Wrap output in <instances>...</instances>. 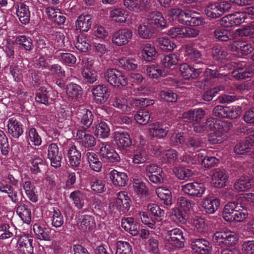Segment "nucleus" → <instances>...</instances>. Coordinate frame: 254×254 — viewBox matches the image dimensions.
Returning a JSON list of instances; mask_svg holds the SVG:
<instances>
[{
    "instance_id": "nucleus-57",
    "label": "nucleus",
    "mask_w": 254,
    "mask_h": 254,
    "mask_svg": "<svg viewBox=\"0 0 254 254\" xmlns=\"http://www.w3.org/2000/svg\"><path fill=\"white\" fill-rule=\"evenodd\" d=\"M116 254H132L131 246L128 242L119 241L116 245Z\"/></svg>"
},
{
    "instance_id": "nucleus-17",
    "label": "nucleus",
    "mask_w": 254,
    "mask_h": 254,
    "mask_svg": "<svg viewBox=\"0 0 254 254\" xmlns=\"http://www.w3.org/2000/svg\"><path fill=\"white\" fill-rule=\"evenodd\" d=\"M228 179V174L224 169L217 168L214 170L211 175L212 183L216 188H222Z\"/></svg>"
},
{
    "instance_id": "nucleus-49",
    "label": "nucleus",
    "mask_w": 254,
    "mask_h": 254,
    "mask_svg": "<svg viewBox=\"0 0 254 254\" xmlns=\"http://www.w3.org/2000/svg\"><path fill=\"white\" fill-rule=\"evenodd\" d=\"M156 42L162 50L172 51L176 47L175 44L172 42L168 37L158 38Z\"/></svg>"
},
{
    "instance_id": "nucleus-64",
    "label": "nucleus",
    "mask_w": 254,
    "mask_h": 254,
    "mask_svg": "<svg viewBox=\"0 0 254 254\" xmlns=\"http://www.w3.org/2000/svg\"><path fill=\"white\" fill-rule=\"evenodd\" d=\"M215 130V129L209 134L208 141L213 144L221 143L224 140L222 133L220 130Z\"/></svg>"
},
{
    "instance_id": "nucleus-24",
    "label": "nucleus",
    "mask_w": 254,
    "mask_h": 254,
    "mask_svg": "<svg viewBox=\"0 0 254 254\" xmlns=\"http://www.w3.org/2000/svg\"><path fill=\"white\" fill-rule=\"evenodd\" d=\"M20 185L28 199L33 202H36L38 201V196L34 184L29 180L22 179Z\"/></svg>"
},
{
    "instance_id": "nucleus-42",
    "label": "nucleus",
    "mask_w": 254,
    "mask_h": 254,
    "mask_svg": "<svg viewBox=\"0 0 254 254\" xmlns=\"http://www.w3.org/2000/svg\"><path fill=\"white\" fill-rule=\"evenodd\" d=\"M252 182L245 177L237 180L234 184V189L238 191H244L251 188Z\"/></svg>"
},
{
    "instance_id": "nucleus-2",
    "label": "nucleus",
    "mask_w": 254,
    "mask_h": 254,
    "mask_svg": "<svg viewBox=\"0 0 254 254\" xmlns=\"http://www.w3.org/2000/svg\"><path fill=\"white\" fill-rule=\"evenodd\" d=\"M238 236L230 231L216 232L212 237V241L215 245L221 248L233 247L238 242Z\"/></svg>"
},
{
    "instance_id": "nucleus-19",
    "label": "nucleus",
    "mask_w": 254,
    "mask_h": 254,
    "mask_svg": "<svg viewBox=\"0 0 254 254\" xmlns=\"http://www.w3.org/2000/svg\"><path fill=\"white\" fill-rule=\"evenodd\" d=\"M205 115V112L201 108L190 110L183 114V119L185 122H199Z\"/></svg>"
},
{
    "instance_id": "nucleus-18",
    "label": "nucleus",
    "mask_w": 254,
    "mask_h": 254,
    "mask_svg": "<svg viewBox=\"0 0 254 254\" xmlns=\"http://www.w3.org/2000/svg\"><path fill=\"white\" fill-rule=\"evenodd\" d=\"M180 71L182 76L185 79H196L202 72L201 68H195L187 64L180 65Z\"/></svg>"
},
{
    "instance_id": "nucleus-63",
    "label": "nucleus",
    "mask_w": 254,
    "mask_h": 254,
    "mask_svg": "<svg viewBox=\"0 0 254 254\" xmlns=\"http://www.w3.org/2000/svg\"><path fill=\"white\" fill-rule=\"evenodd\" d=\"M148 159L146 151L144 149L136 150L132 158V161L134 164H138L145 162Z\"/></svg>"
},
{
    "instance_id": "nucleus-38",
    "label": "nucleus",
    "mask_w": 254,
    "mask_h": 254,
    "mask_svg": "<svg viewBox=\"0 0 254 254\" xmlns=\"http://www.w3.org/2000/svg\"><path fill=\"white\" fill-rule=\"evenodd\" d=\"M66 94L72 99H77L82 96V89L78 84L69 83L66 87Z\"/></svg>"
},
{
    "instance_id": "nucleus-54",
    "label": "nucleus",
    "mask_w": 254,
    "mask_h": 254,
    "mask_svg": "<svg viewBox=\"0 0 254 254\" xmlns=\"http://www.w3.org/2000/svg\"><path fill=\"white\" fill-rule=\"evenodd\" d=\"M82 75L84 81L89 84H92L97 80V72L88 68H82Z\"/></svg>"
},
{
    "instance_id": "nucleus-60",
    "label": "nucleus",
    "mask_w": 254,
    "mask_h": 254,
    "mask_svg": "<svg viewBox=\"0 0 254 254\" xmlns=\"http://www.w3.org/2000/svg\"><path fill=\"white\" fill-rule=\"evenodd\" d=\"M150 115L149 112L145 110H142L137 112L134 115V119L136 122L140 125H146L150 121Z\"/></svg>"
},
{
    "instance_id": "nucleus-52",
    "label": "nucleus",
    "mask_w": 254,
    "mask_h": 254,
    "mask_svg": "<svg viewBox=\"0 0 254 254\" xmlns=\"http://www.w3.org/2000/svg\"><path fill=\"white\" fill-rule=\"evenodd\" d=\"M91 190L97 193H102L106 190L105 182L96 178H91L90 180Z\"/></svg>"
},
{
    "instance_id": "nucleus-45",
    "label": "nucleus",
    "mask_w": 254,
    "mask_h": 254,
    "mask_svg": "<svg viewBox=\"0 0 254 254\" xmlns=\"http://www.w3.org/2000/svg\"><path fill=\"white\" fill-rule=\"evenodd\" d=\"M69 197L77 208L81 209L83 207L85 198L83 192L79 190L74 191L70 193Z\"/></svg>"
},
{
    "instance_id": "nucleus-39",
    "label": "nucleus",
    "mask_w": 254,
    "mask_h": 254,
    "mask_svg": "<svg viewBox=\"0 0 254 254\" xmlns=\"http://www.w3.org/2000/svg\"><path fill=\"white\" fill-rule=\"evenodd\" d=\"M142 58L146 61H151L154 59L157 54V52L151 44L143 43L140 47Z\"/></svg>"
},
{
    "instance_id": "nucleus-20",
    "label": "nucleus",
    "mask_w": 254,
    "mask_h": 254,
    "mask_svg": "<svg viewBox=\"0 0 254 254\" xmlns=\"http://www.w3.org/2000/svg\"><path fill=\"white\" fill-rule=\"evenodd\" d=\"M152 26L156 30L164 29L168 27V23L162 14L159 12H154L151 13L148 19Z\"/></svg>"
},
{
    "instance_id": "nucleus-62",
    "label": "nucleus",
    "mask_w": 254,
    "mask_h": 254,
    "mask_svg": "<svg viewBox=\"0 0 254 254\" xmlns=\"http://www.w3.org/2000/svg\"><path fill=\"white\" fill-rule=\"evenodd\" d=\"M179 59L175 54H169L165 56L161 60L162 65L166 68H170L171 66L176 65Z\"/></svg>"
},
{
    "instance_id": "nucleus-51",
    "label": "nucleus",
    "mask_w": 254,
    "mask_h": 254,
    "mask_svg": "<svg viewBox=\"0 0 254 254\" xmlns=\"http://www.w3.org/2000/svg\"><path fill=\"white\" fill-rule=\"evenodd\" d=\"M118 64L120 67L127 70H134L137 67L136 61L133 59L122 58L120 59Z\"/></svg>"
},
{
    "instance_id": "nucleus-7",
    "label": "nucleus",
    "mask_w": 254,
    "mask_h": 254,
    "mask_svg": "<svg viewBox=\"0 0 254 254\" xmlns=\"http://www.w3.org/2000/svg\"><path fill=\"white\" fill-rule=\"evenodd\" d=\"M181 188L185 193L196 197H201L206 189L203 184L197 182L187 183L182 185Z\"/></svg>"
},
{
    "instance_id": "nucleus-16",
    "label": "nucleus",
    "mask_w": 254,
    "mask_h": 254,
    "mask_svg": "<svg viewBox=\"0 0 254 254\" xmlns=\"http://www.w3.org/2000/svg\"><path fill=\"white\" fill-rule=\"evenodd\" d=\"M117 197L114 203L115 206L120 211L127 212L129 209L130 199L126 191H121L117 193Z\"/></svg>"
},
{
    "instance_id": "nucleus-26",
    "label": "nucleus",
    "mask_w": 254,
    "mask_h": 254,
    "mask_svg": "<svg viewBox=\"0 0 254 254\" xmlns=\"http://www.w3.org/2000/svg\"><path fill=\"white\" fill-rule=\"evenodd\" d=\"M149 0H124V5L130 11L140 12L149 5Z\"/></svg>"
},
{
    "instance_id": "nucleus-55",
    "label": "nucleus",
    "mask_w": 254,
    "mask_h": 254,
    "mask_svg": "<svg viewBox=\"0 0 254 254\" xmlns=\"http://www.w3.org/2000/svg\"><path fill=\"white\" fill-rule=\"evenodd\" d=\"M110 132V129L108 125L104 122H100L96 127L95 134L101 138L107 137Z\"/></svg>"
},
{
    "instance_id": "nucleus-36",
    "label": "nucleus",
    "mask_w": 254,
    "mask_h": 254,
    "mask_svg": "<svg viewBox=\"0 0 254 254\" xmlns=\"http://www.w3.org/2000/svg\"><path fill=\"white\" fill-rule=\"evenodd\" d=\"M91 17L89 15H81L76 21V28L80 31L87 32L91 27Z\"/></svg>"
},
{
    "instance_id": "nucleus-34",
    "label": "nucleus",
    "mask_w": 254,
    "mask_h": 254,
    "mask_svg": "<svg viewBox=\"0 0 254 254\" xmlns=\"http://www.w3.org/2000/svg\"><path fill=\"white\" fill-rule=\"evenodd\" d=\"M33 231L36 237L40 240L51 241V236L50 235L49 229L42 226L38 223H36L33 225Z\"/></svg>"
},
{
    "instance_id": "nucleus-32",
    "label": "nucleus",
    "mask_w": 254,
    "mask_h": 254,
    "mask_svg": "<svg viewBox=\"0 0 254 254\" xmlns=\"http://www.w3.org/2000/svg\"><path fill=\"white\" fill-rule=\"evenodd\" d=\"M110 179L114 185L119 187L125 186L128 181V177L126 173L119 172L115 170L111 172Z\"/></svg>"
},
{
    "instance_id": "nucleus-5",
    "label": "nucleus",
    "mask_w": 254,
    "mask_h": 254,
    "mask_svg": "<svg viewBox=\"0 0 254 254\" xmlns=\"http://www.w3.org/2000/svg\"><path fill=\"white\" fill-rule=\"evenodd\" d=\"M104 78L111 85L114 86H126L127 79L119 71L116 69H109L104 74Z\"/></svg>"
},
{
    "instance_id": "nucleus-33",
    "label": "nucleus",
    "mask_w": 254,
    "mask_h": 254,
    "mask_svg": "<svg viewBox=\"0 0 254 254\" xmlns=\"http://www.w3.org/2000/svg\"><path fill=\"white\" fill-rule=\"evenodd\" d=\"M67 157L69 164L74 167H78L81 162V153L75 145H72L68 150Z\"/></svg>"
},
{
    "instance_id": "nucleus-44",
    "label": "nucleus",
    "mask_w": 254,
    "mask_h": 254,
    "mask_svg": "<svg viewBox=\"0 0 254 254\" xmlns=\"http://www.w3.org/2000/svg\"><path fill=\"white\" fill-rule=\"evenodd\" d=\"M31 172L34 174L41 173L46 168V164L44 160L39 157H35L31 160Z\"/></svg>"
},
{
    "instance_id": "nucleus-6",
    "label": "nucleus",
    "mask_w": 254,
    "mask_h": 254,
    "mask_svg": "<svg viewBox=\"0 0 254 254\" xmlns=\"http://www.w3.org/2000/svg\"><path fill=\"white\" fill-rule=\"evenodd\" d=\"M193 251L198 254H211L212 247L209 241L203 238H194L190 240Z\"/></svg>"
},
{
    "instance_id": "nucleus-37",
    "label": "nucleus",
    "mask_w": 254,
    "mask_h": 254,
    "mask_svg": "<svg viewBox=\"0 0 254 254\" xmlns=\"http://www.w3.org/2000/svg\"><path fill=\"white\" fill-rule=\"evenodd\" d=\"M220 205V200L217 198H206L202 202V206L206 212L214 213Z\"/></svg>"
},
{
    "instance_id": "nucleus-3",
    "label": "nucleus",
    "mask_w": 254,
    "mask_h": 254,
    "mask_svg": "<svg viewBox=\"0 0 254 254\" xmlns=\"http://www.w3.org/2000/svg\"><path fill=\"white\" fill-rule=\"evenodd\" d=\"M231 7L228 1H218L210 3L205 8L206 15L211 18H217Z\"/></svg>"
},
{
    "instance_id": "nucleus-23",
    "label": "nucleus",
    "mask_w": 254,
    "mask_h": 254,
    "mask_svg": "<svg viewBox=\"0 0 254 254\" xmlns=\"http://www.w3.org/2000/svg\"><path fill=\"white\" fill-rule=\"evenodd\" d=\"M114 139L117 145L120 148L126 149L132 144L130 136L127 132L116 131L114 133Z\"/></svg>"
},
{
    "instance_id": "nucleus-11",
    "label": "nucleus",
    "mask_w": 254,
    "mask_h": 254,
    "mask_svg": "<svg viewBox=\"0 0 254 254\" xmlns=\"http://www.w3.org/2000/svg\"><path fill=\"white\" fill-rule=\"evenodd\" d=\"M254 73V68L252 64L248 65L245 62H241L237 64L232 74L238 79H243L251 77Z\"/></svg>"
},
{
    "instance_id": "nucleus-31",
    "label": "nucleus",
    "mask_w": 254,
    "mask_h": 254,
    "mask_svg": "<svg viewBox=\"0 0 254 254\" xmlns=\"http://www.w3.org/2000/svg\"><path fill=\"white\" fill-rule=\"evenodd\" d=\"M101 156L111 162H117L120 160L119 154L109 145L102 146L100 149Z\"/></svg>"
},
{
    "instance_id": "nucleus-10",
    "label": "nucleus",
    "mask_w": 254,
    "mask_h": 254,
    "mask_svg": "<svg viewBox=\"0 0 254 254\" xmlns=\"http://www.w3.org/2000/svg\"><path fill=\"white\" fill-rule=\"evenodd\" d=\"M214 119L208 118L205 122H195L192 124L193 131L197 134L204 135L209 131H213L216 129Z\"/></svg>"
},
{
    "instance_id": "nucleus-47",
    "label": "nucleus",
    "mask_w": 254,
    "mask_h": 254,
    "mask_svg": "<svg viewBox=\"0 0 254 254\" xmlns=\"http://www.w3.org/2000/svg\"><path fill=\"white\" fill-rule=\"evenodd\" d=\"M156 192L158 197L164 201L165 204L169 205L172 204V197L170 190L163 188H159L156 189Z\"/></svg>"
},
{
    "instance_id": "nucleus-50",
    "label": "nucleus",
    "mask_w": 254,
    "mask_h": 254,
    "mask_svg": "<svg viewBox=\"0 0 254 254\" xmlns=\"http://www.w3.org/2000/svg\"><path fill=\"white\" fill-rule=\"evenodd\" d=\"M146 72L150 77L155 79L159 77L166 76L169 74V71L168 70H161L154 65L148 67L146 69Z\"/></svg>"
},
{
    "instance_id": "nucleus-15",
    "label": "nucleus",
    "mask_w": 254,
    "mask_h": 254,
    "mask_svg": "<svg viewBox=\"0 0 254 254\" xmlns=\"http://www.w3.org/2000/svg\"><path fill=\"white\" fill-rule=\"evenodd\" d=\"M78 118L80 119V123L85 130L89 128L92 125L94 119V116L92 112L80 106L77 111Z\"/></svg>"
},
{
    "instance_id": "nucleus-25",
    "label": "nucleus",
    "mask_w": 254,
    "mask_h": 254,
    "mask_svg": "<svg viewBox=\"0 0 254 254\" xmlns=\"http://www.w3.org/2000/svg\"><path fill=\"white\" fill-rule=\"evenodd\" d=\"M185 52L191 62L196 64H207V61H202V54L199 50L191 45L185 46Z\"/></svg>"
},
{
    "instance_id": "nucleus-58",
    "label": "nucleus",
    "mask_w": 254,
    "mask_h": 254,
    "mask_svg": "<svg viewBox=\"0 0 254 254\" xmlns=\"http://www.w3.org/2000/svg\"><path fill=\"white\" fill-rule=\"evenodd\" d=\"M173 172L180 180L188 179L193 175V173L191 170L181 167L174 168Z\"/></svg>"
},
{
    "instance_id": "nucleus-46",
    "label": "nucleus",
    "mask_w": 254,
    "mask_h": 254,
    "mask_svg": "<svg viewBox=\"0 0 254 254\" xmlns=\"http://www.w3.org/2000/svg\"><path fill=\"white\" fill-rule=\"evenodd\" d=\"M16 43L19 45L20 48L30 51L33 48L32 40L26 36H19L16 37Z\"/></svg>"
},
{
    "instance_id": "nucleus-9",
    "label": "nucleus",
    "mask_w": 254,
    "mask_h": 254,
    "mask_svg": "<svg viewBox=\"0 0 254 254\" xmlns=\"http://www.w3.org/2000/svg\"><path fill=\"white\" fill-rule=\"evenodd\" d=\"M91 92L93 96L94 101L99 104L105 103L110 95L109 89L104 85L93 86Z\"/></svg>"
},
{
    "instance_id": "nucleus-4",
    "label": "nucleus",
    "mask_w": 254,
    "mask_h": 254,
    "mask_svg": "<svg viewBox=\"0 0 254 254\" xmlns=\"http://www.w3.org/2000/svg\"><path fill=\"white\" fill-rule=\"evenodd\" d=\"M212 115L219 118L235 119L240 115V108L217 105L213 108Z\"/></svg>"
},
{
    "instance_id": "nucleus-12",
    "label": "nucleus",
    "mask_w": 254,
    "mask_h": 254,
    "mask_svg": "<svg viewBox=\"0 0 254 254\" xmlns=\"http://www.w3.org/2000/svg\"><path fill=\"white\" fill-rule=\"evenodd\" d=\"M132 32L128 29H123L117 31L112 37L113 43L118 46L127 44L131 40Z\"/></svg>"
},
{
    "instance_id": "nucleus-53",
    "label": "nucleus",
    "mask_w": 254,
    "mask_h": 254,
    "mask_svg": "<svg viewBox=\"0 0 254 254\" xmlns=\"http://www.w3.org/2000/svg\"><path fill=\"white\" fill-rule=\"evenodd\" d=\"M13 227L7 223L0 224V239L5 240L13 236Z\"/></svg>"
},
{
    "instance_id": "nucleus-28",
    "label": "nucleus",
    "mask_w": 254,
    "mask_h": 254,
    "mask_svg": "<svg viewBox=\"0 0 254 254\" xmlns=\"http://www.w3.org/2000/svg\"><path fill=\"white\" fill-rule=\"evenodd\" d=\"M122 227L132 236H137L139 233V225L131 217L122 219Z\"/></svg>"
},
{
    "instance_id": "nucleus-41",
    "label": "nucleus",
    "mask_w": 254,
    "mask_h": 254,
    "mask_svg": "<svg viewBox=\"0 0 254 254\" xmlns=\"http://www.w3.org/2000/svg\"><path fill=\"white\" fill-rule=\"evenodd\" d=\"M16 213L24 223L27 224L30 223L31 220V212L27 205L23 204L18 206L16 208Z\"/></svg>"
},
{
    "instance_id": "nucleus-8",
    "label": "nucleus",
    "mask_w": 254,
    "mask_h": 254,
    "mask_svg": "<svg viewBox=\"0 0 254 254\" xmlns=\"http://www.w3.org/2000/svg\"><path fill=\"white\" fill-rule=\"evenodd\" d=\"M76 137L82 147L89 149L95 146L96 140L92 135L86 132L85 129L77 130Z\"/></svg>"
},
{
    "instance_id": "nucleus-61",
    "label": "nucleus",
    "mask_w": 254,
    "mask_h": 254,
    "mask_svg": "<svg viewBox=\"0 0 254 254\" xmlns=\"http://www.w3.org/2000/svg\"><path fill=\"white\" fill-rule=\"evenodd\" d=\"M252 148V145L249 144L246 138L245 141L237 143L234 148V151L238 154H243L248 152Z\"/></svg>"
},
{
    "instance_id": "nucleus-35",
    "label": "nucleus",
    "mask_w": 254,
    "mask_h": 254,
    "mask_svg": "<svg viewBox=\"0 0 254 254\" xmlns=\"http://www.w3.org/2000/svg\"><path fill=\"white\" fill-rule=\"evenodd\" d=\"M0 191L7 193L8 197L13 203L19 202V198L18 192L11 185L4 184L2 182H0Z\"/></svg>"
},
{
    "instance_id": "nucleus-13",
    "label": "nucleus",
    "mask_w": 254,
    "mask_h": 254,
    "mask_svg": "<svg viewBox=\"0 0 254 254\" xmlns=\"http://www.w3.org/2000/svg\"><path fill=\"white\" fill-rule=\"evenodd\" d=\"M48 157L51 161V165L55 168L61 166L62 154L56 143L51 144L48 149Z\"/></svg>"
},
{
    "instance_id": "nucleus-14",
    "label": "nucleus",
    "mask_w": 254,
    "mask_h": 254,
    "mask_svg": "<svg viewBox=\"0 0 254 254\" xmlns=\"http://www.w3.org/2000/svg\"><path fill=\"white\" fill-rule=\"evenodd\" d=\"M167 234L169 237V242L173 246L177 248L184 247L185 239L183 231L181 229L175 228L168 231Z\"/></svg>"
},
{
    "instance_id": "nucleus-1",
    "label": "nucleus",
    "mask_w": 254,
    "mask_h": 254,
    "mask_svg": "<svg viewBox=\"0 0 254 254\" xmlns=\"http://www.w3.org/2000/svg\"><path fill=\"white\" fill-rule=\"evenodd\" d=\"M223 217L227 222H242L248 216L244 206L236 201H230L225 205L222 212Z\"/></svg>"
},
{
    "instance_id": "nucleus-29",
    "label": "nucleus",
    "mask_w": 254,
    "mask_h": 254,
    "mask_svg": "<svg viewBox=\"0 0 254 254\" xmlns=\"http://www.w3.org/2000/svg\"><path fill=\"white\" fill-rule=\"evenodd\" d=\"M16 14L19 20L23 24H27L30 20V11L28 6L24 3L18 2L14 5Z\"/></svg>"
},
{
    "instance_id": "nucleus-40",
    "label": "nucleus",
    "mask_w": 254,
    "mask_h": 254,
    "mask_svg": "<svg viewBox=\"0 0 254 254\" xmlns=\"http://www.w3.org/2000/svg\"><path fill=\"white\" fill-rule=\"evenodd\" d=\"M85 155L90 168L95 172H100L102 168V164L99 161L97 155L94 152H88Z\"/></svg>"
},
{
    "instance_id": "nucleus-59",
    "label": "nucleus",
    "mask_w": 254,
    "mask_h": 254,
    "mask_svg": "<svg viewBox=\"0 0 254 254\" xmlns=\"http://www.w3.org/2000/svg\"><path fill=\"white\" fill-rule=\"evenodd\" d=\"M177 205L181 209L185 211H190L194 205V203L184 196H180L178 197L177 200Z\"/></svg>"
},
{
    "instance_id": "nucleus-21",
    "label": "nucleus",
    "mask_w": 254,
    "mask_h": 254,
    "mask_svg": "<svg viewBox=\"0 0 254 254\" xmlns=\"http://www.w3.org/2000/svg\"><path fill=\"white\" fill-rule=\"evenodd\" d=\"M168 131V127H164L162 123L156 122L149 125V133L152 137L163 138L166 136Z\"/></svg>"
},
{
    "instance_id": "nucleus-48",
    "label": "nucleus",
    "mask_w": 254,
    "mask_h": 254,
    "mask_svg": "<svg viewBox=\"0 0 254 254\" xmlns=\"http://www.w3.org/2000/svg\"><path fill=\"white\" fill-rule=\"evenodd\" d=\"M50 91L44 86L41 87L38 92L36 94L35 100L37 102L44 104L45 105L49 104V98H50Z\"/></svg>"
},
{
    "instance_id": "nucleus-30",
    "label": "nucleus",
    "mask_w": 254,
    "mask_h": 254,
    "mask_svg": "<svg viewBox=\"0 0 254 254\" xmlns=\"http://www.w3.org/2000/svg\"><path fill=\"white\" fill-rule=\"evenodd\" d=\"M7 126L8 133L14 138H18L23 132L22 125L13 118L9 119Z\"/></svg>"
},
{
    "instance_id": "nucleus-27",
    "label": "nucleus",
    "mask_w": 254,
    "mask_h": 254,
    "mask_svg": "<svg viewBox=\"0 0 254 254\" xmlns=\"http://www.w3.org/2000/svg\"><path fill=\"white\" fill-rule=\"evenodd\" d=\"M33 240L28 235L21 236L18 241L19 249L22 254H34L32 245Z\"/></svg>"
},
{
    "instance_id": "nucleus-22",
    "label": "nucleus",
    "mask_w": 254,
    "mask_h": 254,
    "mask_svg": "<svg viewBox=\"0 0 254 254\" xmlns=\"http://www.w3.org/2000/svg\"><path fill=\"white\" fill-rule=\"evenodd\" d=\"M138 34L139 36L145 39H150L154 37L157 33L156 30L152 26L148 20L138 25Z\"/></svg>"
},
{
    "instance_id": "nucleus-43",
    "label": "nucleus",
    "mask_w": 254,
    "mask_h": 254,
    "mask_svg": "<svg viewBox=\"0 0 254 254\" xmlns=\"http://www.w3.org/2000/svg\"><path fill=\"white\" fill-rule=\"evenodd\" d=\"M95 227V220L90 215H84L79 225V228L83 231H92Z\"/></svg>"
},
{
    "instance_id": "nucleus-56",
    "label": "nucleus",
    "mask_w": 254,
    "mask_h": 254,
    "mask_svg": "<svg viewBox=\"0 0 254 254\" xmlns=\"http://www.w3.org/2000/svg\"><path fill=\"white\" fill-rule=\"evenodd\" d=\"M51 213L52 226L57 228L61 227L64 224V218L60 210L53 208V211Z\"/></svg>"
}]
</instances>
